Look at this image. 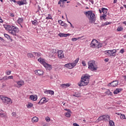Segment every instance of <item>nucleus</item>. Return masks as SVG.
I'll list each match as a JSON object with an SVG mask.
<instances>
[{
  "mask_svg": "<svg viewBox=\"0 0 126 126\" xmlns=\"http://www.w3.org/2000/svg\"><path fill=\"white\" fill-rule=\"evenodd\" d=\"M120 119H121L122 120H126V115L121 114L120 116Z\"/></svg>",
  "mask_w": 126,
  "mask_h": 126,
  "instance_id": "obj_32",
  "label": "nucleus"
},
{
  "mask_svg": "<svg viewBox=\"0 0 126 126\" xmlns=\"http://www.w3.org/2000/svg\"><path fill=\"white\" fill-rule=\"evenodd\" d=\"M33 54H34L35 56H36V57L38 56V53H37V52H33Z\"/></svg>",
  "mask_w": 126,
  "mask_h": 126,
  "instance_id": "obj_58",
  "label": "nucleus"
},
{
  "mask_svg": "<svg viewBox=\"0 0 126 126\" xmlns=\"http://www.w3.org/2000/svg\"><path fill=\"white\" fill-rule=\"evenodd\" d=\"M88 69L91 71H97L98 66L95 63V61H90L88 63Z\"/></svg>",
  "mask_w": 126,
  "mask_h": 126,
  "instance_id": "obj_4",
  "label": "nucleus"
},
{
  "mask_svg": "<svg viewBox=\"0 0 126 126\" xmlns=\"http://www.w3.org/2000/svg\"><path fill=\"white\" fill-rule=\"evenodd\" d=\"M58 23H59V24H61L62 26H67V24H64L62 20H59Z\"/></svg>",
  "mask_w": 126,
  "mask_h": 126,
  "instance_id": "obj_24",
  "label": "nucleus"
},
{
  "mask_svg": "<svg viewBox=\"0 0 126 126\" xmlns=\"http://www.w3.org/2000/svg\"><path fill=\"white\" fill-rule=\"evenodd\" d=\"M46 18H45V19H47V20H53V16H52V14H48V15H46Z\"/></svg>",
  "mask_w": 126,
  "mask_h": 126,
  "instance_id": "obj_21",
  "label": "nucleus"
},
{
  "mask_svg": "<svg viewBox=\"0 0 126 126\" xmlns=\"http://www.w3.org/2000/svg\"><path fill=\"white\" fill-rule=\"evenodd\" d=\"M44 93L45 94H50V95H54V94H55L54 91H52L51 90L45 91Z\"/></svg>",
  "mask_w": 126,
  "mask_h": 126,
  "instance_id": "obj_16",
  "label": "nucleus"
},
{
  "mask_svg": "<svg viewBox=\"0 0 126 126\" xmlns=\"http://www.w3.org/2000/svg\"><path fill=\"white\" fill-rule=\"evenodd\" d=\"M73 96H74V97H77V98H79V97H80V94H79L75 93V94H73Z\"/></svg>",
  "mask_w": 126,
  "mask_h": 126,
  "instance_id": "obj_35",
  "label": "nucleus"
},
{
  "mask_svg": "<svg viewBox=\"0 0 126 126\" xmlns=\"http://www.w3.org/2000/svg\"><path fill=\"white\" fill-rule=\"evenodd\" d=\"M58 57L59 59H63L64 58V54H63V51L60 50L58 51Z\"/></svg>",
  "mask_w": 126,
  "mask_h": 126,
  "instance_id": "obj_9",
  "label": "nucleus"
},
{
  "mask_svg": "<svg viewBox=\"0 0 126 126\" xmlns=\"http://www.w3.org/2000/svg\"><path fill=\"white\" fill-rule=\"evenodd\" d=\"M102 47V43H99V42H97V46L95 48H101Z\"/></svg>",
  "mask_w": 126,
  "mask_h": 126,
  "instance_id": "obj_36",
  "label": "nucleus"
},
{
  "mask_svg": "<svg viewBox=\"0 0 126 126\" xmlns=\"http://www.w3.org/2000/svg\"><path fill=\"white\" fill-rule=\"evenodd\" d=\"M4 36L5 38H7V39H9L10 40H11V41H12V39H11V38H10V37L9 36V35L6 33H4Z\"/></svg>",
  "mask_w": 126,
  "mask_h": 126,
  "instance_id": "obj_28",
  "label": "nucleus"
},
{
  "mask_svg": "<svg viewBox=\"0 0 126 126\" xmlns=\"http://www.w3.org/2000/svg\"><path fill=\"white\" fill-rule=\"evenodd\" d=\"M61 88H66L65 87V84H63L61 85Z\"/></svg>",
  "mask_w": 126,
  "mask_h": 126,
  "instance_id": "obj_46",
  "label": "nucleus"
},
{
  "mask_svg": "<svg viewBox=\"0 0 126 126\" xmlns=\"http://www.w3.org/2000/svg\"><path fill=\"white\" fill-rule=\"evenodd\" d=\"M18 85L19 86V87H20L21 86H22V85H24V81L23 80H20L19 81L16 82Z\"/></svg>",
  "mask_w": 126,
  "mask_h": 126,
  "instance_id": "obj_19",
  "label": "nucleus"
},
{
  "mask_svg": "<svg viewBox=\"0 0 126 126\" xmlns=\"http://www.w3.org/2000/svg\"><path fill=\"white\" fill-rule=\"evenodd\" d=\"M116 53H117V50L115 49L105 51V54H106L108 56H110V57L116 56Z\"/></svg>",
  "mask_w": 126,
  "mask_h": 126,
  "instance_id": "obj_7",
  "label": "nucleus"
},
{
  "mask_svg": "<svg viewBox=\"0 0 126 126\" xmlns=\"http://www.w3.org/2000/svg\"><path fill=\"white\" fill-rule=\"evenodd\" d=\"M65 117H66L67 118H69L70 117V113H69V112L66 113Z\"/></svg>",
  "mask_w": 126,
  "mask_h": 126,
  "instance_id": "obj_41",
  "label": "nucleus"
},
{
  "mask_svg": "<svg viewBox=\"0 0 126 126\" xmlns=\"http://www.w3.org/2000/svg\"><path fill=\"white\" fill-rule=\"evenodd\" d=\"M122 90H123L122 89H116L113 92L114 94L115 95L117 94H119V93H120V92H121L122 91Z\"/></svg>",
  "mask_w": 126,
  "mask_h": 126,
  "instance_id": "obj_20",
  "label": "nucleus"
},
{
  "mask_svg": "<svg viewBox=\"0 0 126 126\" xmlns=\"http://www.w3.org/2000/svg\"><path fill=\"white\" fill-rule=\"evenodd\" d=\"M58 4H62V0H60L58 2Z\"/></svg>",
  "mask_w": 126,
  "mask_h": 126,
  "instance_id": "obj_64",
  "label": "nucleus"
},
{
  "mask_svg": "<svg viewBox=\"0 0 126 126\" xmlns=\"http://www.w3.org/2000/svg\"><path fill=\"white\" fill-rule=\"evenodd\" d=\"M30 99L32 101H37L38 99V96L36 95H31L30 96Z\"/></svg>",
  "mask_w": 126,
  "mask_h": 126,
  "instance_id": "obj_15",
  "label": "nucleus"
},
{
  "mask_svg": "<svg viewBox=\"0 0 126 126\" xmlns=\"http://www.w3.org/2000/svg\"><path fill=\"white\" fill-rule=\"evenodd\" d=\"M48 101L49 100L46 98V97H43L38 102V104H39V105H42V104H45V103H47V102H48Z\"/></svg>",
  "mask_w": 126,
  "mask_h": 126,
  "instance_id": "obj_11",
  "label": "nucleus"
},
{
  "mask_svg": "<svg viewBox=\"0 0 126 126\" xmlns=\"http://www.w3.org/2000/svg\"><path fill=\"white\" fill-rule=\"evenodd\" d=\"M84 14L88 17L90 23H94L96 21V16L92 11L85 12Z\"/></svg>",
  "mask_w": 126,
  "mask_h": 126,
  "instance_id": "obj_3",
  "label": "nucleus"
},
{
  "mask_svg": "<svg viewBox=\"0 0 126 126\" xmlns=\"http://www.w3.org/2000/svg\"><path fill=\"white\" fill-rule=\"evenodd\" d=\"M7 78L8 79H13V76H9Z\"/></svg>",
  "mask_w": 126,
  "mask_h": 126,
  "instance_id": "obj_53",
  "label": "nucleus"
},
{
  "mask_svg": "<svg viewBox=\"0 0 126 126\" xmlns=\"http://www.w3.org/2000/svg\"><path fill=\"white\" fill-rule=\"evenodd\" d=\"M3 22V21H2V19L1 17H0V23H2Z\"/></svg>",
  "mask_w": 126,
  "mask_h": 126,
  "instance_id": "obj_61",
  "label": "nucleus"
},
{
  "mask_svg": "<svg viewBox=\"0 0 126 126\" xmlns=\"http://www.w3.org/2000/svg\"><path fill=\"white\" fill-rule=\"evenodd\" d=\"M38 62L40 63H41V64H43V66L45 65V63H46V62H45V60L44 59H42L41 58H39L38 59Z\"/></svg>",
  "mask_w": 126,
  "mask_h": 126,
  "instance_id": "obj_17",
  "label": "nucleus"
},
{
  "mask_svg": "<svg viewBox=\"0 0 126 126\" xmlns=\"http://www.w3.org/2000/svg\"><path fill=\"white\" fill-rule=\"evenodd\" d=\"M5 74H6V75H10V74H11V71H7L6 72H5Z\"/></svg>",
  "mask_w": 126,
  "mask_h": 126,
  "instance_id": "obj_39",
  "label": "nucleus"
},
{
  "mask_svg": "<svg viewBox=\"0 0 126 126\" xmlns=\"http://www.w3.org/2000/svg\"><path fill=\"white\" fill-rule=\"evenodd\" d=\"M0 98L5 104H9V105L12 104V100L10 98L3 96V95H0Z\"/></svg>",
  "mask_w": 126,
  "mask_h": 126,
  "instance_id": "obj_5",
  "label": "nucleus"
},
{
  "mask_svg": "<svg viewBox=\"0 0 126 126\" xmlns=\"http://www.w3.org/2000/svg\"><path fill=\"white\" fill-rule=\"evenodd\" d=\"M10 16H11V17H14V14H13L12 13H10Z\"/></svg>",
  "mask_w": 126,
  "mask_h": 126,
  "instance_id": "obj_54",
  "label": "nucleus"
},
{
  "mask_svg": "<svg viewBox=\"0 0 126 126\" xmlns=\"http://www.w3.org/2000/svg\"><path fill=\"white\" fill-rule=\"evenodd\" d=\"M105 93H106V94L109 96H112V95H113V94L111 92L110 90H107Z\"/></svg>",
  "mask_w": 126,
  "mask_h": 126,
  "instance_id": "obj_27",
  "label": "nucleus"
},
{
  "mask_svg": "<svg viewBox=\"0 0 126 126\" xmlns=\"http://www.w3.org/2000/svg\"><path fill=\"white\" fill-rule=\"evenodd\" d=\"M32 106H33V105H32V104L30 103V104H28V108H32Z\"/></svg>",
  "mask_w": 126,
  "mask_h": 126,
  "instance_id": "obj_52",
  "label": "nucleus"
},
{
  "mask_svg": "<svg viewBox=\"0 0 126 126\" xmlns=\"http://www.w3.org/2000/svg\"><path fill=\"white\" fill-rule=\"evenodd\" d=\"M120 53H121V54H124V53H125V49H122L120 50Z\"/></svg>",
  "mask_w": 126,
  "mask_h": 126,
  "instance_id": "obj_50",
  "label": "nucleus"
},
{
  "mask_svg": "<svg viewBox=\"0 0 126 126\" xmlns=\"http://www.w3.org/2000/svg\"><path fill=\"white\" fill-rule=\"evenodd\" d=\"M116 115H118V116H121L122 115V113H115Z\"/></svg>",
  "mask_w": 126,
  "mask_h": 126,
  "instance_id": "obj_59",
  "label": "nucleus"
},
{
  "mask_svg": "<svg viewBox=\"0 0 126 126\" xmlns=\"http://www.w3.org/2000/svg\"><path fill=\"white\" fill-rule=\"evenodd\" d=\"M79 61V59H76L74 63H74L75 64V65H76V64L77 63H78V61Z\"/></svg>",
  "mask_w": 126,
  "mask_h": 126,
  "instance_id": "obj_34",
  "label": "nucleus"
},
{
  "mask_svg": "<svg viewBox=\"0 0 126 126\" xmlns=\"http://www.w3.org/2000/svg\"><path fill=\"white\" fill-rule=\"evenodd\" d=\"M40 57H41V53H38L37 54V57L40 58Z\"/></svg>",
  "mask_w": 126,
  "mask_h": 126,
  "instance_id": "obj_57",
  "label": "nucleus"
},
{
  "mask_svg": "<svg viewBox=\"0 0 126 126\" xmlns=\"http://www.w3.org/2000/svg\"><path fill=\"white\" fill-rule=\"evenodd\" d=\"M4 28L6 29L7 31H8L10 34L13 35V36H18L17 33L19 32V29L16 27L15 26L12 25H4Z\"/></svg>",
  "mask_w": 126,
  "mask_h": 126,
  "instance_id": "obj_1",
  "label": "nucleus"
},
{
  "mask_svg": "<svg viewBox=\"0 0 126 126\" xmlns=\"http://www.w3.org/2000/svg\"><path fill=\"white\" fill-rule=\"evenodd\" d=\"M65 86L66 87V88L67 87H69V86H70V84L69 83L65 84Z\"/></svg>",
  "mask_w": 126,
  "mask_h": 126,
  "instance_id": "obj_51",
  "label": "nucleus"
},
{
  "mask_svg": "<svg viewBox=\"0 0 126 126\" xmlns=\"http://www.w3.org/2000/svg\"><path fill=\"white\" fill-rule=\"evenodd\" d=\"M32 24H33V25H37V24H38V22L36 20L34 21H32Z\"/></svg>",
  "mask_w": 126,
  "mask_h": 126,
  "instance_id": "obj_33",
  "label": "nucleus"
},
{
  "mask_svg": "<svg viewBox=\"0 0 126 126\" xmlns=\"http://www.w3.org/2000/svg\"><path fill=\"white\" fill-rule=\"evenodd\" d=\"M0 116L2 118H4V117H5L6 115L4 113H0Z\"/></svg>",
  "mask_w": 126,
  "mask_h": 126,
  "instance_id": "obj_44",
  "label": "nucleus"
},
{
  "mask_svg": "<svg viewBox=\"0 0 126 126\" xmlns=\"http://www.w3.org/2000/svg\"><path fill=\"white\" fill-rule=\"evenodd\" d=\"M105 62H106V63H108V62H109V59H105L104 60Z\"/></svg>",
  "mask_w": 126,
  "mask_h": 126,
  "instance_id": "obj_60",
  "label": "nucleus"
},
{
  "mask_svg": "<svg viewBox=\"0 0 126 126\" xmlns=\"http://www.w3.org/2000/svg\"><path fill=\"white\" fill-rule=\"evenodd\" d=\"M61 3H62V5H60L61 7H63L64 1L63 0H62Z\"/></svg>",
  "mask_w": 126,
  "mask_h": 126,
  "instance_id": "obj_45",
  "label": "nucleus"
},
{
  "mask_svg": "<svg viewBox=\"0 0 126 126\" xmlns=\"http://www.w3.org/2000/svg\"><path fill=\"white\" fill-rule=\"evenodd\" d=\"M35 74L36 75H43L44 71L42 70H37L35 71Z\"/></svg>",
  "mask_w": 126,
  "mask_h": 126,
  "instance_id": "obj_14",
  "label": "nucleus"
},
{
  "mask_svg": "<svg viewBox=\"0 0 126 126\" xmlns=\"http://www.w3.org/2000/svg\"><path fill=\"white\" fill-rule=\"evenodd\" d=\"M28 58H33L34 57V55L32 54V53H29L28 54Z\"/></svg>",
  "mask_w": 126,
  "mask_h": 126,
  "instance_id": "obj_38",
  "label": "nucleus"
},
{
  "mask_svg": "<svg viewBox=\"0 0 126 126\" xmlns=\"http://www.w3.org/2000/svg\"><path fill=\"white\" fill-rule=\"evenodd\" d=\"M73 126H79V125H78V124H77L76 123H73Z\"/></svg>",
  "mask_w": 126,
  "mask_h": 126,
  "instance_id": "obj_56",
  "label": "nucleus"
},
{
  "mask_svg": "<svg viewBox=\"0 0 126 126\" xmlns=\"http://www.w3.org/2000/svg\"><path fill=\"white\" fill-rule=\"evenodd\" d=\"M65 110L67 111V112H68V113H70V110H69V109H65Z\"/></svg>",
  "mask_w": 126,
  "mask_h": 126,
  "instance_id": "obj_63",
  "label": "nucleus"
},
{
  "mask_svg": "<svg viewBox=\"0 0 126 126\" xmlns=\"http://www.w3.org/2000/svg\"><path fill=\"white\" fill-rule=\"evenodd\" d=\"M109 125L110 126H115V123L114 121L110 120L109 121Z\"/></svg>",
  "mask_w": 126,
  "mask_h": 126,
  "instance_id": "obj_29",
  "label": "nucleus"
},
{
  "mask_svg": "<svg viewBox=\"0 0 126 126\" xmlns=\"http://www.w3.org/2000/svg\"><path fill=\"white\" fill-rule=\"evenodd\" d=\"M82 64H83V66H86V63L85 62V61H82Z\"/></svg>",
  "mask_w": 126,
  "mask_h": 126,
  "instance_id": "obj_48",
  "label": "nucleus"
},
{
  "mask_svg": "<svg viewBox=\"0 0 126 126\" xmlns=\"http://www.w3.org/2000/svg\"><path fill=\"white\" fill-rule=\"evenodd\" d=\"M111 120V117L109 115H102L98 118V120L100 122L102 121L103 122H108Z\"/></svg>",
  "mask_w": 126,
  "mask_h": 126,
  "instance_id": "obj_6",
  "label": "nucleus"
},
{
  "mask_svg": "<svg viewBox=\"0 0 126 126\" xmlns=\"http://www.w3.org/2000/svg\"><path fill=\"white\" fill-rule=\"evenodd\" d=\"M89 79L90 76L87 74L82 76L80 81L78 83V86H86L89 83Z\"/></svg>",
  "mask_w": 126,
  "mask_h": 126,
  "instance_id": "obj_2",
  "label": "nucleus"
},
{
  "mask_svg": "<svg viewBox=\"0 0 126 126\" xmlns=\"http://www.w3.org/2000/svg\"><path fill=\"white\" fill-rule=\"evenodd\" d=\"M12 116H16V113L15 112H13L12 113Z\"/></svg>",
  "mask_w": 126,
  "mask_h": 126,
  "instance_id": "obj_62",
  "label": "nucleus"
},
{
  "mask_svg": "<svg viewBox=\"0 0 126 126\" xmlns=\"http://www.w3.org/2000/svg\"><path fill=\"white\" fill-rule=\"evenodd\" d=\"M39 121V119H38V117H34L32 119V123H37Z\"/></svg>",
  "mask_w": 126,
  "mask_h": 126,
  "instance_id": "obj_22",
  "label": "nucleus"
},
{
  "mask_svg": "<svg viewBox=\"0 0 126 126\" xmlns=\"http://www.w3.org/2000/svg\"><path fill=\"white\" fill-rule=\"evenodd\" d=\"M106 17H107V15L103 14L102 16H100V18H102V19H104V20L106 19Z\"/></svg>",
  "mask_w": 126,
  "mask_h": 126,
  "instance_id": "obj_42",
  "label": "nucleus"
},
{
  "mask_svg": "<svg viewBox=\"0 0 126 126\" xmlns=\"http://www.w3.org/2000/svg\"><path fill=\"white\" fill-rule=\"evenodd\" d=\"M119 84V81H114L112 82L109 84V86H112V87H116Z\"/></svg>",
  "mask_w": 126,
  "mask_h": 126,
  "instance_id": "obj_12",
  "label": "nucleus"
},
{
  "mask_svg": "<svg viewBox=\"0 0 126 126\" xmlns=\"http://www.w3.org/2000/svg\"><path fill=\"white\" fill-rule=\"evenodd\" d=\"M89 0L90 2H91V3H92V4H94V1L93 0Z\"/></svg>",
  "mask_w": 126,
  "mask_h": 126,
  "instance_id": "obj_55",
  "label": "nucleus"
},
{
  "mask_svg": "<svg viewBox=\"0 0 126 126\" xmlns=\"http://www.w3.org/2000/svg\"><path fill=\"white\" fill-rule=\"evenodd\" d=\"M5 80H8V78H7V76H5L2 78L0 79V81H5Z\"/></svg>",
  "mask_w": 126,
  "mask_h": 126,
  "instance_id": "obj_26",
  "label": "nucleus"
},
{
  "mask_svg": "<svg viewBox=\"0 0 126 126\" xmlns=\"http://www.w3.org/2000/svg\"><path fill=\"white\" fill-rule=\"evenodd\" d=\"M111 23H112V22H106L104 25L107 26V25H109V24H111Z\"/></svg>",
  "mask_w": 126,
  "mask_h": 126,
  "instance_id": "obj_43",
  "label": "nucleus"
},
{
  "mask_svg": "<svg viewBox=\"0 0 126 126\" xmlns=\"http://www.w3.org/2000/svg\"><path fill=\"white\" fill-rule=\"evenodd\" d=\"M44 67H45L46 70H51L52 68V65H50L48 63H45Z\"/></svg>",
  "mask_w": 126,
  "mask_h": 126,
  "instance_id": "obj_13",
  "label": "nucleus"
},
{
  "mask_svg": "<svg viewBox=\"0 0 126 126\" xmlns=\"http://www.w3.org/2000/svg\"><path fill=\"white\" fill-rule=\"evenodd\" d=\"M17 22L19 25L21 24V23H23V18H19V19L17 21Z\"/></svg>",
  "mask_w": 126,
  "mask_h": 126,
  "instance_id": "obj_23",
  "label": "nucleus"
},
{
  "mask_svg": "<svg viewBox=\"0 0 126 126\" xmlns=\"http://www.w3.org/2000/svg\"><path fill=\"white\" fill-rule=\"evenodd\" d=\"M97 44H98V41L96 39H93L91 43V47L96 48L97 47Z\"/></svg>",
  "mask_w": 126,
  "mask_h": 126,
  "instance_id": "obj_10",
  "label": "nucleus"
},
{
  "mask_svg": "<svg viewBox=\"0 0 126 126\" xmlns=\"http://www.w3.org/2000/svg\"><path fill=\"white\" fill-rule=\"evenodd\" d=\"M45 121H46L47 123H50L51 119L50 118V117H47L46 118H45Z\"/></svg>",
  "mask_w": 126,
  "mask_h": 126,
  "instance_id": "obj_37",
  "label": "nucleus"
},
{
  "mask_svg": "<svg viewBox=\"0 0 126 126\" xmlns=\"http://www.w3.org/2000/svg\"><path fill=\"white\" fill-rule=\"evenodd\" d=\"M40 10H41V7H40V6L38 5L37 8V11H36V13H38V12H39Z\"/></svg>",
  "mask_w": 126,
  "mask_h": 126,
  "instance_id": "obj_47",
  "label": "nucleus"
},
{
  "mask_svg": "<svg viewBox=\"0 0 126 126\" xmlns=\"http://www.w3.org/2000/svg\"><path fill=\"white\" fill-rule=\"evenodd\" d=\"M78 39H80V37H79L78 38H72L71 40L73 42H75L76 41H77V40H78Z\"/></svg>",
  "mask_w": 126,
  "mask_h": 126,
  "instance_id": "obj_40",
  "label": "nucleus"
},
{
  "mask_svg": "<svg viewBox=\"0 0 126 126\" xmlns=\"http://www.w3.org/2000/svg\"><path fill=\"white\" fill-rule=\"evenodd\" d=\"M64 67L66 68H69V69H71L75 66V64L73 63H68L64 65Z\"/></svg>",
  "mask_w": 126,
  "mask_h": 126,
  "instance_id": "obj_8",
  "label": "nucleus"
},
{
  "mask_svg": "<svg viewBox=\"0 0 126 126\" xmlns=\"http://www.w3.org/2000/svg\"><path fill=\"white\" fill-rule=\"evenodd\" d=\"M117 31L118 32H121V31H123V30H124V28H123L122 27H119L117 29Z\"/></svg>",
  "mask_w": 126,
  "mask_h": 126,
  "instance_id": "obj_31",
  "label": "nucleus"
},
{
  "mask_svg": "<svg viewBox=\"0 0 126 126\" xmlns=\"http://www.w3.org/2000/svg\"><path fill=\"white\" fill-rule=\"evenodd\" d=\"M60 37H67V36H70V34L69 33H60L59 34Z\"/></svg>",
  "mask_w": 126,
  "mask_h": 126,
  "instance_id": "obj_18",
  "label": "nucleus"
},
{
  "mask_svg": "<svg viewBox=\"0 0 126 126\" xmlns=\"http://www.w3.org/2000/svg\"><path fill=\"white\" fill-rule=\"evenodd\" d=\"M17 2V4H19V5H23V4H25L24 3H23L22 1H16Z\"/></svg>",
  "mask_w": 126,
  "mask_h": 126,
  "instance_id": "obj_30",
  "label": "nucleus"
},
{
  "mask_svg": "<svg viewBox=\"0 0 126 126\" xmlns=\"http://www.w3.org/2000/svg\"><path fill=\"white\" fill-rule=\"evenodd\" d=\"M27 0H22L21 1L23 2L24 4H27Z\"/></svg>",
  "mask_w": 126,
  "mask_h": 126,
  "instance_id": "obj_49",
  "label": "nucleus"
},
{
  "mask_svg": "<svg viewBox=\"0 0 126 126\" xmlns=\"http://www.w3.org/2000/svg\"><path fill=\"white\" fill-rule=\"evenodd\" d=\"M102 11L104 15L107 14V12H108V9L106 8H102Z\"/></svg>",
  "mask_w": 126,
  "mask_h": 126,
  "instance_id": "obj_25",
  "label": "nucleus"
}]
</instances>
